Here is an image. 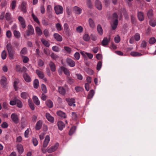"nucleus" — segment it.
<instances>
[{
  "label": "nucleus",
  "mask_w": 156,
  "mask_h": 156,
  "mask_svg": "<svg viewBox=\"0 0 156 156\" xmlns=\"http://www.w3.org/2000/svg\"><path fill=\"white\" fill-rule=\"evenodd\" d=\"M6 48L8 50L9 59L11 60L13 59L15 51L13 50L11 44L8 43L6 45Z\"/></svg>",
  "instance_id": "1"
},
{
  "label": "nucleus",
  "mask_w": 156,
  "mask_h": 156,
  "mask_svg": "<svg viewBox=\"0 0 156 156\" xmlns=\"http://www.w3.org/2000/svg\"><path fill=\"white\" fill-rule=\"evenodd\" d=\"M34 34V30L33 26L30 25H29L27 27V30L24 34V37L27 38L31 34Z\"/></svg>",
  "instance_id": "2"
},
{
  "label": "nucleus",
  "mask_w": 156,
  "mask_h": 156,
  "mask_svg": "<svg viewBox=\"0 0 156 156\" xmlns=\"http://www.w3.org/2000/svg\"><path fill=\"white\" fill-rule=\"evenodd\" d=\"M54 10L56 14L57 15L61 14L63 13V9L62 7L60 5H57L54 7Z\"/></svg>",
  "instance_id": "3"
},
{
  "label": "nucleus",
  "mask_w": 156,
  "mask_h": 156,
  "mask_svg": "<svg viewBox=\"0 0 156 156\" xmlns=\"http://www.w3.org/2000/svg\"><path fill=\"white\" fill-rule=\"evenodd\" d=\"M18 20L21 27L23 29H25L26 27V21L21 16H19L18 17Z\"/></svg>",
  "instance_id": "4"
},
{
  "label": "nucleus",
  "mask_w": 156,
  "mask_h": 156,
  "mask_svg": "<svg viewBox=\"0 0 156 156\" xmlns=\"http://www.w3.org/2000/svg\"><path fill=\"white\" fill-rule=\"evenodd\" d=\"M11 118L13 122L16 124L19 122L20 120L17 115L15 113H12L11 116Z\"/></svg>",
  "instance_id": "5"
},
{
  "label": "nucleus",
  "mask_w": 156,
  "mask_h": 156,
  "mask_svg": "<svg viewBox=\"0 0 156 156\" xmlns=\"http://www.w3.org/2000/svg\"><path fill=\"white\" fill-rule=\"evenodd\" d=\"M66 101L67 102L68 105L70 106H73V107H75L76 105L75 104V101L73 98H66Z\"/></svg>",
  "instance_id": "6"
},
{
  "label": "nucleus",
  "mask_w": 156,
  "mask_h": 156,
  "mask_svg": "<svg viewBox=\"0 0 156 156\" xmlns=\"http://www.w3.org/2000/svg\"><path fill=\"white\" fill-rule=\"evenodd\" d=\"M59 146V144L56 143L55 144L48 148L47 150V152L48 153H51L55 151L58 148Z\"/></svg>",
  "instance_id": "7"
},
{
  "label": "nucleus",
  "mask_w": 156,
  "mask_h": 156,
  "mask_svg": "<svg viewBox=\"0 0 156 156\" xmlns=\"http://www.w3.org/2000/svg\"><path fill=\"white\" fill-rule=\"evenodd\" d=\"M66 62L67 65L70 67H73L75 66V61L69 58H67Z\"/></svg>",
  "instance_id": "8"
},
{
  "label": "nucleus",
  "mask_w": 156,
  "mask_h": 156,
  "mask_svg": "<svg viewBox=\"0 0 156 156\" xmlns=\"http://www.w3.org/2000/svg\"><path fill=\"white\" fill-rule=\"evenodd\" d=\"M26 6L27 3L25 2H23L20 6V9L23 13H26L27 12Z\"/></svg>",
  "instance_id": "9"
},
{
  "label": "nucleus",
  "mask_w": 156,
  "mask_h": 156,
  "mask_svg": "<svg viewBox=\"0 0 156 156\" xmlns=\"http://www.w3.org/2000/svg\"><path fill=\"white\" fill-rule=\"evenodd\" d=\"M0 83L3 87H5L7 84V79L5 76H3L1 77Z\"/></svg>",
  "instance_id": "10"
},
{
  "label": "nucleus",
  "mask_w": 156,
  "mask_h": 156,
  "mask_svg": "<svg viewBox=\"0 0 156 156\" xmlns=\"http://www.w3.org/2000/svg\"><path fill=\"white\" fill-rule=\"evenodd\" d=\"M50 138L48 135H47L45 138V139L44 140L43 144V147L44 148L46 147L50 141Z\"/></svg>",
  "instance_id": "11"
},
{
  "label": "nucleus",
  "mask_w": 156,
  "mask_h": 156,
  "mask_svg": "<svg viewBox=\"0 0 156 156\" xmlns=\"http://www.w3.org/2000/svg\"><path fill=\"white\" fill-rule=\"evenodd\" d=\"M48 65L52 72H54L55 71L56 69L55 65L52 61H51L49 63Z\"/></svg>",
  "instance_id": "12"
},
{
  "label": "nucleus",
  "mask_w": 156,
  "mask_h": 156,
  "mask_svg": "<svg viewBox=\"0 0 156 156\" xmlns=\"http://www.w3.org/2000/svg\"><path fill=\"white\" fill-rule=\"evenodd\" d=\"M137 17L139 20L140 21H143L144 20V13L142 12H139L137 13Z\"/></svg>",
  "instance_id": "13"
},
{
  "label": "nucleus",
  "mask_w": 156,
  "mask_h": 156,
  "mask_svg": "<svg viewBox=\"0 0 156 156\" xmlns=\"http://www.w3.org/2000/svg\"><path fill=\"white\" fill-rule=\"evenodd\" d=\"M36 73L40 78L43 79L44 78V73L42 71L38 69H37L36 70Z\"/></svg>",
  "instance_id": "14"
},
{
  "label": "nucleus",
  "mask_w": 156,
  "mask_h": 156,
  "mask_svg": "<svg viewBox=\"0 0 156 156\" xmlns=\"http://www.w3.org/2000/svg\"><path fill=\"white\" fill-rule=\"evenodd\" d=\"M147 14L149 19H153V11L151 9H150L147 11Z\"/></svg>",
  "instance_id": "15"
},
{
  "label": "nucleus",
  "mask_w": 156,
  "mask_h": 156,
  "mask_svg": "<svg viewBox=\"0 0 156 156\" xmlns=\"http://www.w3.org/2000/svg\"><path fill=\"white\" fill-rule=\"evenodd\" d=\"M23 78L25 81L27 82H30L31 81V78L30 76L26 73H24L23 75Z\"/></svg>",
  "instance_id": "16"
},
{
  "label": "nucleus",
  "mask_w": 156,
  "mask_h": 156,
  "mask_svg": "<svg viewBox=\"0 0 156 156\" xmlns=\"http://www.w3.org/2000/svg\"><path fill=\"white\" fill-rule=\"evenodd\" d=\"M16 147L19 153L20 154H22L24 151L23 146L21 144H18Z\"/></svg>",
  "instance_id": "17"
},
{
  "label": "nucleus",
  "mask_w": 156,
  "mask_h": 156,
  "mask_svg": "<svg viewBox=\"0 0 156 156\" xmlns=\"http://www.w3.org/2000/svg\"><path fill=\"white\" fill-rule=\"evenodd\" d=\"M73 10L75 13L77 14H80L81 13L82 10L80 7L75 6L73 8Z\"/></svg>",
  "instance_id": "18"
},
{
  "label": "nucleus",
  "mask_w": 156,
  "mask_h": 156,
  "mask_svg": "<svg viewBox=\"0 0 156 156\" xmlns=\"http://www.w3.org/2000/svg\"><path fill=\"white\" fill-rule=\"evenodd\" d=\"M57 115L62 118L65 119L66 117V113L62 111H59L57 112Z\"/></svg>",
  "instance_id": "19"
},
{
  "label": "nucleus",
  "mask_w": 156,
  "mask_h": 156,
  "mask_svg": "<svg viewBox=\"0 0 156 156\" xmlns=\"http://www.w3.org/2000/svg\"><path fill=\"white\" fill-rule=\"evenodd\" d=\"M53 36L58 41H61L62 40V36L58 34H54Z\"/></svg>",
  "instance_id": "20"
},
{
  "label": "nucleus",
  "mask_w": 156,
  "mask_h": 156,
  "mask_svg": "<svg viewBox=\"0 0 156 156\" xmlns=\"http://www.w3.org/2000/svg\"><path fill=\"white\" fill-rule=\"evenodd\" d=\"M42 126V122L41 121L39 120L37 122L36 125L35 129L38 130L40 129Z\"/></svg>",
  "instance_id": "21"
},
{
  "label": "nucleus",
  "mask_w": 156,
  "mask_h": 156,
  "mask_svg": "<svg viewBox=\"0 0 156 156\" xmlns=\"http://www.w3.org/2000/svg\"><path fill=\"white\" fill-rule=\"evenodd\" d=\"M95 5L96 7L99 10L102 9V5L101 2L98 0H96L95 2Z\"/></svg>",
  "instance_id": "22"
},
{
  "label": "nucleus",
  "mask_w": 156,
  "mask_h": 156,
  "mask_svg": "<svg viewBox=\"0 0 156 156\" xmlns=\"http://www.w3.org/2000/svg\"><path fill=\"white\" fill-rule=\"evenodd\" d=\"M46 117L47 119L50 122H53L54 121V118L51 116L48 113H46Z\"/></svg>",
  "instance_id": "23"
},
{
  "label": "nucleus",
  "mask_w": 156,
  "mask_h": 156,
  "mask_svg": "<svg viewBox=\"0 0 156 156\" xmlns=\"http://www.w3.org/2000/svg\"><path fill=\"white\" fill-rule=\"evenodd\" d=\"M110 37H109V39L108 40L107 37H105L102 42V44L104 46H105L108 44V43L110 41Z\"/></svg>",
  "instance_id": "24"
},
{
  "label": "nucleus",
  "mask_w": 156,
  "mask_h": 156,
  "mask_svg": "<svg viewBox=\"0 0 156 156\" xmlns=\"http://www.w3.org/2000/svg\"><path fill=\"white\" fill-rule=\"evenodd\" d=\"M57 124L58 128L60 130H62L65 127V124L62 121L58 122Z\"/></svg>",
  "instance_id": "25"
},
{
  "label": "nucleus",
  "mask_w": 156,
  "mask_h": 156,
  "mask_svg": "<svg viewBox=\"0 0 156 156\" xmlns=\"http://www.w3.org/2000/svg\"><path fill=\"white\" fill-rule=\"evenodd\" d=\"M61 69L65 75L67 76H69L70 75V72L67 68L63 66H61Z\"/></svg>",
  "instance_id": "26"
},
{
  "label": "nucleus",
  "mask_w": 156,
  "mask_h": 156,
  "mask_svg": "<svg viewBox=\"0 0 156 156\" xmlns=\"http://www.w3.org/2000/svg\"><path fill=\"white\" fill-rule=\"evenodd\" d=\"M58 92L59 93L62 95H65L66 94V90L63 87H59L58 88Z\"/></svg>",
  "instance_id": "27"
},
{
  "label": "nucleus",
  "mask_w": 156,
  "mask_h": 156,
  "mask_svg": "<svg viewBox=\"0 0 156 156\" xmlns=\"http://www.w3.org/2000/svg\"><path fill=\"white\" fill-rule=\"evenodd\" d=\"M88 22L90 27L92 29H94L95 27V25L92 19L89 18L88 20Z\"/></svg>",
  "instance_id": "28"
},
{
  "label": "nucleus",
  "mask_w": 156,
  "mask_h": 156,
  "mask_svg": "<svg viewBox=\"0 0 156 156\" xmlns=\"http://www.w3.org/2000/svg\"><path fill=\"white\" fill-rule=\"evenodd\" d=\"M13 33L14 37L17 39H19L20 37V33L19 31L14 30Z\"/></svg>",
  "instance_id": "29"
},
{
  "label": "nucleus",
  "mask_w": 156,
  "mask_h": 156,
  "mask_svg": "<svg viewBox=\"0 0 156 156\" xmlns=\"http://www.w3.org/2000/svg\"><path fill=\"white\" fill-rule=\"evenodd\" d=\"M19 83V81L17 79H16L13 83V87L15 90L17 91L18 89L17 85Z\"/></svg>",
  "instance_id": "30"
},
{
  "label": "nucleus",
  "mask_w": 156,
  "mask_h": 156,
  "mask_svg": "<svg viewBox=\"0 0 156 156\" xmlns=\"http://www.w3.org/2000/svg\"><path fill=\"white\" fill-rule=\"evenodd\" d=\"M16 104L17 106L19 108H21L23 106V103L22 101L20 100L16 99Z\"/></svg>",
  "instance_id": "31"
},
{
  "label": "nucleus",
  "mask_w": 156,
  "mask_h": 156,
  "mask_svg": "<svg viewBox=\"0 0 156 156\" xmlns=\"http://www.w3.org/2000/svg\"><path fill=\"white\" fill-rule=\"evenodd\" d=\"M33 99L34 103L37 105H38L40 104V102L37 97L35 96L33 97Z\"/></svg>",
  "instance_id": "32"
},
{
  "label": "nucleus",
  "mask_w": 156,
  "mask_h": 156,
  "mask_svg": "<svg viewBox=\"0 0 156 156\" xmlns=\"http://www.w3.org/2000/svg\"><path fill=\"white\" fill-rule=\"evenodd\" d=\"M41 41L43 44L45 45L46 47H48L50 46V44L48 42L45 40L44 38H42L41 39Z\"/></svg>",
  "instance_id": "33"
},
{
  "label": "nucleus",
  "mask_w": 156,
  "mask_h": 156,
  "mask_svg": "<svg viewBox=\"0 0 156 156\" xmlns=\"http://www.w3.org/2000/svg\"><path fill=\"white\" fill-rule=\"evenodd\" d=\"M28 103L29 107L32 110H34L35 107L34 105L31 100L29 99L28 100Z\"/></svg>",
  "instance_id": "34"
},
{
  "label": "nucleus",
  "mask_w": 156,
  "mask_h": 156,
  "mask_svg": "<svg viewBox=\"0 0 156 156\" xmlns=\"http://www.w3.org/2000/svg\"><path fill=\"white\" fill-rule=\"evenodd\" d=\"M94 94V90H91L87 96V98L88 99H90L93 96Z\"/></svg>",
  "instance_id": "35"
},
{
  "label": "nucleus",
  "mask_w": 156,
  "mask_h": 156,
  "mask_svg": "<svg viewBox=\"0 0 156 156\" xmlns=\"http://www.w3.org/2000/svg\"><path fill=\"white\" fill-rule=\"evenodd\" d=\"M46 104L48 107L49 108H51L53 106V102L50 100H47L46 101Z\"/></svg>",
  "instance_id": "36"
},
{
  "label": "nucleus",
  "mask_w": 156,
  "mask_h": 156,
  "mask_svg": "<svg viewBox=\"0 0 156 156\" xmlns=\"http://www.w3.org/2000/svg\"><path fill=\"white\" fill-rule=\"evenodd\" d=\"M34 87L35 89H37L39 85V82L38 79H35L34 81Z\"/></svg>",
  "instance_id": "37"
},
{
  "label": "nucleus",
  "mask_w": 156,
  "mask_h": 156,
  "mask_svg": "<svg viewBox=\"0 0 156 156\" xmlns=\"http://www.w3.org/2000/svg\"><path fill=\"white\" fill-rule=\"evenodd\" d=\"M97 30L99 34L100 35H102L103 34V30L101 26L99 24L97 26Z\"/></svg>",
  "instance_id": "38"
},
{
  "label": "nucleus",
  "mask_w": 156,
  "mask_h": 156,
  "mask_svg": "<svg viewBox=\"0 0 156 156\" xmlns=\"http://www.w3.org/2000/svg\"><path fill=\"white\" fill-rule=\"evenodd\" d=\"M118 24V20H115L113 22V24L112 25V27L113 30H115L117 28Z\"/></svg>",
  "instance_id": "39"
},
{
  "label": "nucleus",
  "mask_w": 156,
  "mask_h": 156,
  "mask_svg": "<svg viewBox=\"0 0 156 156\" xmlns=\"http://www.w3.org/2000/svg\"><path fill=\"white\" fill-rule=\"evenodd\" d=\"M130 55L133 56H140L142 55V54L141 53L135 51L131 52Z\"/></svg>",
  "instance_id": "40"
},
{
  "label": "nucleus",
  "mask_w": 156,
  "mask_h": 156,
  "mask_svg": "<svg viewBox=\"0 0 156 156\" xmlns=\"http://www.w3.org/2000/svg\"><path fill=\"white\" fill-rule=\"evenodd\" d=\"M21 97L23 99H26L28 96V94L27 92H23L21 94Z\"/></svg>",
  "instance_id": "41"
},
{
  "label": "nucleus",
  "mask_w": 156,
  "mask_h": 156,
  "mask_svg": "<svg viewBox=\"0 0 156 156\" xmlns=\"http://www.w3.org/2000/svg\"><path fill=\"white\" fill-rule=\"evenodd\" d=\"M11 14L9 12H7L5 15V18L8 21L11 20Z\"/></svg>",
  "instance_id": "42"
},
{
  "label": "nucleus",
  "mask_w": 156,
  "mask_h": 156,
  "mask_svg": "<svg viewBox=\"0 0 156 156\" xmlns=\"http://www.w3.org/2000/svg\"><path fill=\"white\" fill-rule=\"evenodd\" d=\"M149 24L153 27H154L156 25V20H153L152 19H150Z\"/></svg>",
  "instance_id": "43"
},
{
  "label": "nucleus",
  "mask_w": 156,
  "mask_h": 156,
  "mask_svg": "<svg viewBox=\"0 0 156 156\" xmlns=\"http://www.w3.org/2000/svg\"><path fill=\"white\" fill-rule=\"evenodd\" d=\"M16 6V1L15 0H13L10 4V7L12 9L14 10Z\"/></svg>",
  "instance_id": "44"
},
{
  "label": "nucleus",
  "mask_w": 156,
  "mask_h": 156,
  "mask_svg": "<svg viewBox=\"0 0 156 156\" xmlns=\"http://www.w3.org/2000/svg\"><path fill=\"white\" fill-rule=\"evenodd\" d=\"M35 30L38 35H41L42 34V31L39 27H36Z\"/></svg>",
  "instance_id": "45"
},
{
  "label": "nucleus",
  "mask_w": 156,
  "mask_h": 156,
  "mask_svg": "<svg viewBox=\"0 0 156 156\" xmlns=\"http://www.w3.org/2000/svg\"><path fill=\"white\" fill-rule=\"evenodd\" d=\"M41 88L43 93L46 94L47 93V87L44 84H43L41 85Z\"/></svg>",
  "instance_id": "46"
},
{
  "label": "nucleus",
  "mask_w": 156,
  "mask_h": 156,
  "mask_svg": "<svg viewBox=\"0 0 156 156\" xmlns=\"http://www.w3.org/2000/svg\"><path fill=\"white\" fill-rule=\"evenodd\" d=\"M2 58L3 59H5L7 57V53L5 50H3L1 54Z\"/></svg>",
  "instance_id": "47"
},
{
  "label": "nucleus",
  "mask_w": 156,
  "mask_h": 156,
  "mask_svg": "<svg viewBox=\"0 0 156 156\" xmlns=\"http://www.w3.org/2000/svg\"><path fill=\"white\" fill-rule=\"evenodd\" d=\"M22 58L23 62L25 63L28 62L29 60V58L26 56H22Z\"/></svg>",
  "instance_id": "48"
},
{
  "label": "nucleus",
  "mask_w": 156,
  "mask_h": 156,
  "mask_svg": "<svg viewBox=\"0 0 156 156\" xmlns=\"http://www.w3.org/2000/svg\"><path fill=\"white\" fill-rule=\"evenodd\" d=\"M83 40L86 41H88L90 39V37L87 34H85L83 37Z\"/></svg>",
  "instance_id": "49"
},
{
  "label": "nucleus",
  "mask_w": 156,
  "mask_h": 156,
  "mask_svg": "<svg viewBox=\"0 0 156 156\" xmlns=\"http://www.w3.org/2000/svg\"><path fill=\"white\" fill-rule=\"evenodd\" d=\"M67 82L70 84H72L74 81V80L71 77L68 76L67 77Z\"/></svg>",
  "instance_id": "50"
},
{
  "label": "nucleus",
  "mask_w": 156,
  "mask_h": 156,
  "mask_svg": "<svg viewBox=\"0 0 156 156\" xmlns=\"http://www.w3.org/2000/svg\"><path fill=\"white\" fill-rule=\"evenodd\" d=\"M32 16L34 21L39 24L40 22L37 17H36L34 14H32Z\"/></svg>",
  "instance_id": "51"
},
{
  "label": "nucleus",
  "mask_w": 156,
  "mask_h": 156,
  "mask_svg": "<svg viewBox=\"0 0 156 156\" xmlns=\"http://www.w3.org/2000/svg\"><path fill=\"white\" fill-rule=\"evenodd\" d=\"M156 40L155 38L152 37L151 38L149 41V42L150 44H153L156 42Z\"/></svg>",
  "instance_id": "52"
},
{
  "label": "nucleus",
  "mask_w": 156,
  "mask_h": 156,
  "mask_svg": "<svg viewBox=\"0 0 156 156\" xmlns=\"http://www.w3.org/2000/svg\"><path fill=\"white\" fill-rule=\"evenodd\" d=\"M134 39L136 41H138L140 39V36L138 33H136L134 35Z\"/></svg>",
  "instance_id": "53"
},
{
  "label": "nucleus",
  "mask_w": 156,
  "mask_h": 156,
  "mask_svg": "<svg viewBox=\"0 0 156 156\" xmlns=\"http://www.w3.org/2000/svg\"><path fill=\"white\" fill-rule=\"evenodd\" d=\"M64 30L66 32H69V26L68 24L67 23H65L64 25Z\"/></svg>",
  "instance_id": "54"
},
{
  "label": "nucleus",
  "mask_w": 156,
  "mask_h": 156,
  "mask_svg": "<svg viewBox=\"0 0 156 156\" xmlns=\"http://www.w3.org/2000/svg\"><path fill=\"white\" fill-rule=\"evenodd\" d=\"M75 89L77 92L82 91L83 90V88L79 86L76 87L75 88Z\"/></svg>",
  "instance_id": "55"
},
{
  "label": "nucleus",
  "mask_w": 156,
  "mask_h": 156,
  "mask_svg": "<svg viewBox=\"0 0 156 156\" xmlns=\"http://www.w3.org/2000/svg\"><path fill=\"white\" fill-rule=\"evenodd\" d=\"M51 58L54 60H56L58 58V56L53 53H52L51 54Z\"/></svg>",
  "instance_id": "56"
},
{
  "label": "nucleus",
  "mask_w": 156,
  "mask_h": 156,
  "mask_svg": "<svg viewBox=\"0 0 156 156\" xmlns=\"http://www.w3.org/2000/svg\"><path fill=\"white\" fill-rule=\"evenodd\" d=\"M56 27L58 31H61L62 30V27L61 25L59 23H57L56 24Z\"/></svg>",
  "instance_id": "57"
},
{
  "label": "nucleus",
  "mask_w": 156,
  "mask_h": 156,
  "mask_svg": "<svg viewBox=\"0 0 156 156\" xmlns=\"http://www.w3.org/2000/svg\"><path fill=\"white\" fill-rule=\"evenodd\" d=\"M64 49L68 53H70L71 51V48L67 46L64 47Z\"/></svg>",
  "instance_id": "58"
},
{
  "label": "nucleus",
  "mask_w": 156,
  "mask_h": 156,
  "mask_svg": "<svg viewBox=\"0 0 156 156\" xmlns=\"http://www.w3.org/2000/svg\"><path fill=\"white\" fill-rule=\"evenodd\" d=\"M27 51V49L26 48H23L20 51V54L25 55L26 54Z\"/></svg>",
  "instance_id": "59"
},
{
  "label": "nucleus",
  "mask_w": 156,
  "mask_h": 156,
  "mask_svg": "<svg viewBox=\"0 0 156 156\" xmlns=\"http://www.w3.org/2000/svg\"><path fill=\"white\" fill-rule=\"evenodd\" d=\"M76 30L78 32L81 33L83 30V28L81 26H78L76 27Z\"/></svg>",
  "instance_id": "60"
},
{
  "label": "nucleus",
  "mask_w": 156,
  "mask_h": 156,
  "mask_svg": "<svg viewBox=\"0 0 156 156\" xmlns=\"http://www.w3.org/2000/svg\"><path fill=\"white\" fill-rule=\"evenodd\" d=\"M32 142L34 145L35 146H37L38 144V141L35 138H33L32 139Z\"/></svg>",
  "instance_id": "61"
},
{
  "label": "nucleus",
  "mask_w": 156,
  "mask_h": 156,
  "mask_svg": "<svg viewBox=\"0 0 156 156\" xmlns=\"http://www.w3.org/2000/svg\"><path fill=\"white\" fill-rule=\"evenodd\" d=\"M102 62L101 61L99 62L97 66V69L98 70H99L102 66Z\"/></svg>",
  "instance_id": "62"
},
{
  "label": "nucleus",
  "mask_w": 156,
  "mask_h": 156,
  "mask_svg": "<svg viewBox=\"0 0 156 156\" xmlns=\"http://www.w3.org/2000/svg\"><path fill=\"white\" fill-rule=\"evenodd\" d=\"M74 57L77 60L80 59V53L78 52H76L74 55Z\"/></svg>",
  "instance_id": "63"
},
{
  "label": "nucleus",
  "mask_w": 156,
  "mask_h": 156,
  "mask_svg": "<svg viewBox=\"0 0 156 156\" xmlns=\"http://www.w3.org/2000/svg\"><path fill=\"white\" fill-rule=\"evenodd\" d=\"M38 65L39 66H42L44 65V62L41 59L39 60L38 61Z\"/></svg>",
  "instance_id": "64"
}]
</instances>
